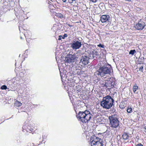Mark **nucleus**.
Here are the masks:
<instances>
[{
	"label": "nucleus",
	"instance_id": "obj_1",
	"mask_svg": "<svg viewBox=\"0 0 146 146\" xmlns=\"http://www.w3.org/2000/svg\"><path fill=\"white\" fill-rule=\"evenodd\" d=\"M112 68L109 65H105L101 67L99 70L94 73V75L96 76L103 77L106 74H110Z\"/></svg>",
	"mask_w": 146,
	"mask_h": 146
},
{
	"label": "nucleus",
	"instance_id": "obj_2",
	"mask_svg": "<svg viewBox=\"0 0 146 146\" xmlns=\"http://www.w3.org/2000/svg\"><path fill=\"white\" fill-rule=\"evenodd\" d=\"M92 116L90 112L87 110L80 111L76 115L78 119L83 123H86L90 120Z\"/></svg>",
	"mask_w": 146,
	"mask_h": 146
},
{
	"label": "nucleus",
	"instance_id": "obj_3",
	"mask_svg": "<svg viewBox=\"0 0 146 146\" xmlns=\"http://www.w3.org/2000/svg\"><path fill=\"white\" fill-rule=\"evenodd\" d=\"M113 102V99L110 96H107L103 98L100 104L103 108L109 109L112 106Z\"/></svg>",
	"mask_w": 146,
	"mask_h": 146
},
{
	"label": "nucleus",
	"instance_id": "obj_4",
	"mask_svg": "<svg viewBox=\"0 0 146 146\" xmlns=\"http://www.w3.org/2000/svg\"><path fill=\"white\" fill-rule=\"evenodd\" d=\"M110 120V127L113 128H116L119 125V121L117 118L116 115H114L110 116L109 117Z\"/></svg>",
	"mask_w": 146,
	"mask_h": 146
},
{
	"label": "nucleus",
	"instance_id": "obj_5",
	"mask_svg": "<svg viewBox=\"0 0 146 146\" xmlns=\"http://www.w3.org/2000/svg\"><path fill=\"white\" fill-rule=\"evenodd\" d=\"M92 146H103L102 140L95 136H93L90 140Z\"/></svg>",
	"mask_w": 146,
	"mask_h": 146
},
{
	"label": "nucleus",
	"instance_id": "obj_6",
	"mask_svg": "<svg viewBox=\"0 0 146 146\" xmlns=\"http://www.w3.org/2000/svg\"><path fill=\"white\" fill-rule=\"evenodd\" d=\"M80 51L78 50L76 54H73L72 55L69 54L68 55L67 57L65 58V62L70 63L73 61L76 58H78L79 56L78 54L80 53Z\"/></svg>",
	"mask_w": 146,
	"mask_h": 146
},
{
	"label": "nucleus",
	"instance_id": "obj_7",
	"mask_svg": "<svg viewBox=\"0 0 146 146\" xmlns=\"http://www.w3.org/2000/svg\"><path fill=\"white\" fill-rule=\"evenodd\" d=\"M82 42L76 40H74L71 44V47L74 50L79 49L81 46Z\"/></svg>",
	"mask_w": 146,
	"mask_h": 146
},
{
	"label": "nucleus",
	"instance_id": "obj_8",
	"mask_svg": "<svg viewBox=\"0 0 146 146\" xmlns=\"http://www.w3.org/2000/svg\"><path fill=\"white\" fill-rule=\"evenodd\" d=\"M89 58L87 56H82L80 60V64L82 66L88 64L89 63Z\"/></svg>",
	"mask_w": 146,
	"mask_h": 146
},
{
	"label": "nucleus",
	"instance_id": "obj_9",
	"mask_svg": "<svg viewBox=\"0 0 146 146\" xmlns=\"http://www.w3.org/2000/svg\"><path fill=\"white\" fill-rule=\"evenodd\" d=\"M145 25V23L141 20L138 22L135 25V27L136 29L138 30H142L144 27Z\"/></svg>",
	"mask_w": 146,
	"mask_h": 146
},
{
	"label": "nucleus",
	"instance_id": "obj_10",
	"mask_svg": "<svg viewBox=\"0 0 146 146\" xmlns=\"http://www.w3.org/2000/svg\"><path fill=\"white\" fill-rule=\"evenodd\" d=\"M110 17L108 15H103L100 18V20L102 23H104L109 21Z\"/></svg>",
	"mask_w": 146,
	"mask_h": 146
},
{
	"label": "nucleus",
	"instance_id": "obj_11",
	"mask_svg": "<svg viewBox=\"0 0 146 146\" xmlns=\"http://www.w3.org/2000/svg\"><path fill=\"white\" fill-rule=\"evenodd\" d=\"M123 139L125 141H128L130 139V138L131 137V135L130 134H128L126 133H124L122 136Z\"/></svg>",
	"mask_w": 146,
	"mask_h": 146
},
{
	"label": "nucleus",
	"instance_id": "obj_12",
	"mask_svg": "<svg viewBox=\"0 0 146 146\" xmlns=\"http://www.w3.org/2000/svg\"><path fill=\"white\" fill-rule=\"evenodd\" d=\"M114 84V82L111 81H107L105 84V85L107 87H112Z\"/></svg>",
	"mask_w": 146,
	"mask_h": 146
},
{
	"label": "nucleus",
	"instance_id": "obj_13",
	"mask_svg": "<svg viewBox=\"0 0 146 146\" xmlns=\"http://www.w3.org/2000/svg\"><path fill=\"white\" fill-rule=\"evenodd\" d=\"M133 90L134 93H137V90H138V87L136 84H135L133 86Z\"/></svg>",
	"mask_w": 146,
	"mask_h": 146
},
{
	"label": "nucleus",
	"instance_id": "obj_14",
	"mask_svg": "<svg viewBox=\"0 0 146 146\" xmlns=\"http://www.w3.org/2000/svg\"><path fill=\"white\" fill-rule=\"evenodd\" d=\"M54 15L58 17L62 18L63 17V15L60 13H55Z\"/></svg>",
	"mask_w": 146,
	"mask_h": 146
},
{
	"label": "nucleus",
	"instance_id": "obj_15",
	"mask_svg": "<svg viewBox=\"0 0 146 146\" xmlns=\"http://www.w3.org/2000/svg\"><path fill=\"white\" fill-rule=\"evenodd\" d=\"M59 38L58 39L59 40H61V38L62 39H64L65 37H67V35L66 34H64L63 36H62L61 35L59 36Z\"/></svg>",
	"mask_w": 146,
	"mask_h": 146
},
{
	"label": "nucleus",
	"instance_id": "obj_16",
	"mask_svg": "<svg viewBox=\"0 0 146 146\" xmlns=\"http://www.w3.org/2000/svg\"><path fill=\"white\" fill-rule=\"evenodd\" d=\"M68 1L72 5H74L76 3L75 0H68Z\"/></svg>",
	"mask_w": 146,
	"mask_h": 146
},
{
	"label": "nucleus",
	"instance_id": "obj_17",
	"mask_svg": "<svg viewBox=\"0 0 146 146\" xmlns=\"http://www.w3.org/2000/svg\"><path fill=\"white\" fill-rule=\"evenodd\" d=\"M15 104L16 106H17L18 107H19L21 106L22 104L20 102L17 101L15 102Z\"/></svg>",
	"mask_w": 146,
	"mask_h": 146
},
{
	"label": "nucleus",
	"instance_id": "obj_18",
	"mask_svg": "<svg viewBox=\"0 0 146 146\" xmlns=\"http://www.w3.org/2000/svg\"><path fill=\"white\" fill-rule=\"evenodd\" d=\"M127 111L128 113H131L132 112V109L131 107H128Z\"/></svg>",
	"mask_w": 146,
	"mask_h": 146
},
{
	"label": "nucleus",
	"instance_id": "obj_19",
	"mask_svg": "<svg viewBox=\"0 0 146 146\" xmlns=\"http://www.w3.org/2000/svg\"><path fill=\"white\" fill-rule=\"evenodd\" d=\"M136 52V51L135 50H131L129 52V54L133 55Z\"/></svg>",
	"mask_w": 146,
	"mask_h": 146
},
{
	"label": "nucleus",
	"instance_id": "obj_20",
	"mask_svg": "<svg viewBox=\"0 0 146 146\" xmlns=\"http://www.w3.org/2000/svg\"><path fill=\"white\" fill-rule=\"evenodd\" d=\"M1 88L2 90L6 89L7 88V87L5 85H3L1 87Z\"/></svg>",
	"mask_w": 146,
	"mask_h": 146
},
{
	"label": "nucleus",
	"instance_id": "obj_21",
	"mask_svg": "<svg viewBox=\"0 0 146 146\" xmlns=\"http://www.w3.org/2000/svg\"><path fill=\"white\" fill-rule=\"evenodd\" d=\"M143 67L142 66H141V67H140V68H139V71L143 72Z\"/></svg>",
	"mask_w": 146,
	"mask_h": 146
},
{
	"label": "nucleus",
	"instance_id": "obj_22",
	"mask_svg": "<svg viewBox=\"0 0 146 146\" xmlns=\"http://www.w3.org/2000/svg\"><path fill=\"white\" fill-rule=\"evenodd\" d=\"M98 52H97V51H95L94 52V55H95L97 56H98Z\"/></svg>",
	"mask_w": 146,
	"mask_h": 146
},
{
	"label": "nucleus",
	"instance_id": "obj_23",
	"mask_svg": "<svg viewBox=\"0 0 146 146\" xmlns=\"http://www.w3.org/2000/svg\"><path fill=\"white\" fill-rule=\"evenodd\" d=\"M98 46L99 47H101L102 48H103V46L101 44H100L98 45Z\"/></svg>",
	"mask_w": 146,
	"mask_h": 146
},
{
	"label": "nucleus",
	"instance_id": "obj_24",
	"mask_svg": "<svg viewBox=\"0 0 146 146\" xmlns=\"http://www.w3.org/2000/svg\"><path fill=\"white\" fill-rule=\"evenodd\" d=\"M136 146H143V145H141V143L137 144Z\"/></svg>",
	"mask_w": 146,
	"mask_h": 146
},
{
	"label": "nucleus",
	"instance_id": "obj_25",
	"mask_svg": "<svg viewBox=\"0 0 146 146\" xmlns=\"http://www.w3.org/2000/svg\"><path fill=\"white\" fill-rule=\"evenodd\" d=\"M62 0L64 2H65L66 1V0Z\"/></svg>",
	"mask_w": 146,
	"mask_h": 146
},
{
	"label": "nucleus",
	"instance_id": "obj_26",
	"mask_svg": "<svg viewBox=\"0 0 146 146\" xmlns=\"http://www.w3.org/2000/svg\"><path fill=\"white\" fill-rule=\"evenodd\" d=\"M48 3L49 4H50V5H51V3H52L51 2H49Z\"/></svg>",
	"mask_w": 146,
	"mask_h": 146
},
{
	"label": "nucleus",
	"instance_id": "obj_27",
	"mask_svg": "<svg viewBox=\"0 0 146 146\" xmlns=\"http://www.w3.org/2000/svg\"><path fill=\"white\" fill-rule=\"evenodd\" d=\"M51 7V8H52V9H53V8L52 7Z\"/></svg>",
	"mask_w": 146,
	"mask_h": 146
},
{
	"label": "nucleus",
	"instance_id": "obj_28",
	"mask_svg": "<svg viewBox=\"0 0 146 146\" xmlns=\"http://www.w3.org/2000/svg\"><path fill=\"white\" fill-rule=\"evenodd\" d=\"M21 38L22 39V37H21Z\"/></svg>",
	"mask_w": 146,
	"mask_h": 146
},
{
	"label": "nucleus",
	"instance_id": "obj_29",
	"mask_svg": "<svg viewBox=\"0 0 146 146\" xmlns=\"http://www.w3.org/2000/svg\"><path fill=\"white\" fill-rule=\"evenodd\" d=\"M68 25L70 26V25Z\"/></svg>",
	"mask_w": 146,
	"mask_h": 146
}]
</instances>
